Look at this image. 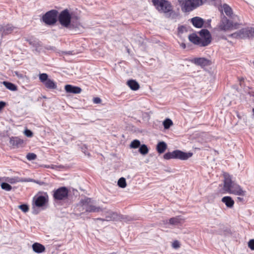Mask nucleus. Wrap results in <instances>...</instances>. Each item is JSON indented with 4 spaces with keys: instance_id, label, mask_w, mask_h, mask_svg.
I'll return each mask as SVG.
<instances>
[{
    "instance_id": "32",
    "label": "nucleus",
    "mask_w": 254,
    "mask_h": 254,
    "mask_svg": "<svg viewBox=\"0 0 254 254\" xmlns=\"http://www.w3.org/2000/svg\"><path fill=\"white\" fill-rule=\"evenodd\" d=\"M118 185L120 187L125 188L127 186L126 179L124 178H121L118 182Z\"/></svg>"
},
{
    "instance_id": "23",
    "label": "nucleus",
    "mask_w": 254,
    "mask_h": 254,
    "mask_svg": "<svg viewBox=\"0 0 254 254\" xmlns=\"http://www.w3.org/2000/svg\"><path fill=\"white\" fill-rule=\"evenodd\" d=\"M167 146L166 143L164 141L159 142L156 147L158 152L160 154L164 152L165 150L167 149Z\"/></svg>"
},
{
    "instance_id": "27",
    "label": "nucleus",
    "mask_w": 254,
    "mask_h": 254,
    "mask_svg": "<svg viewBox=\"0 0 254 254\" xmlns=\"http://www.w3.org/2000/svg\"><path fill=\"white\" fill-rule=\"evenodd\" d=\"M10 143L12 145L18 146L23 143V140L18 137H11L10 139Z\"/></svg>"
},
{
    "instance_id": "20",
    "label": "nucleus",
    "mask_w": 254,
    "mask_h": 254,
    "mask_svg": "<svg viewBox=\"0 0 254 254\" xmlns=\"http://www.w3.org/2000/svg\"><path fill=\"white\" fill-rule=\"evenodd\" d=\"M32 247L33 251L36 253H42L45 251V246L38 243H34Z\"/></svg>"
},
{
    "instance_id": "34",
    "label": "nucleus",
    "mask_w": 254,
    "mask_h": 254,
    "mask_svg": "<svg viewBox=\"0 0 254 254\" xmlns=\"http://www.w3.org/2000/svg\"><path fill=\"white\" fill-rule=\"evenodd\" d=\"M191 4H192V6L194 8H196L199 5L202 4V0H190Z\"/></svg>"
},
{
    "instance_id": "35",
    "label": "nucleus",
    "mask_w": 254,
    "mask_h": 254,
    "mask_svg": "<svg viewBox=\"0 0 254 254\" xmlns=\"http://www.w3.org/2000/svg\"><path fill=\"white\" fill-rule=\"evenodd\" d=\"M247 31L249 35L248 38H254V28L247 27Z\"/></svg>"
},
{
    "instance_id": "13",
    "label": "nucleus",
    "mask_w": 254,
    "mask_h": 254,
    "mask_svg": "<svg viewBox=\"0 0 254 254\" xmlns=\"http://www.w3.org/2000/svg\"><path fill=\"white\" fill-rule=\"evenodd\" d=\"M192 63L201 66H205L209 65L211 64L210 61L204 58H195L191 60Z\"/></svg>"
},
{
    "instance_id": "2",
    "label": "nucleus",
    "mask_w": 254,
    "mask_h": 254,
    "mask_svg": "<svg viewBox=\"0 0 254 254\" xmlns=\"http://www.w3.org/2000/svg\"><path fill=\"white\" fill-rule=\"evenodd\" d=\"M199 35L201 38L198 37L195 34H192L189 36V40L194 44L201 47L208 45L211 41V36L209 31L203 29L200 31Z\"/></svg>"
},
{
    "instance_id": "37",
    "label": "nucleus",
    "mask_w": 254,
    "mask_h": 254,
    "mask_svg": "<svg viewBox=\"0 0 254 254\" xmlns=\"http://www.w3.org/2000/svg\"><path fill=\"white\" fill-rule=\"evenodd\" d=\"M18 208L25 213L28 212L29 210L28 206L25 204L19 205Z\"/></svg>"
},
{
    "instance_id": "48",
    "label": "nucleus",
    "mask_w": 254,
    "mask_h": 254,
    "mask_svg": "<svg viewBox=\"0 0 254 254\" xmlns=\"http://www.w3.org/2000/svg\"><path fill=\"white\" fill-rule=\"evenodd\" d=\"M253 114L254 115V108L253 109Z\"/></svg>"
},
{
    "instance_id": "36",
    "label": "nucleus",
    "mask_w": 254,
    "mask_h": 254,
    "mask_svg": "<svg viewBox=\"0 0 254 254\" xmlns=\"http://www.w3.org/2000/svg\"><path fill=\"white\" fill-rule=\"evenodd\" d=\"M36 157V155L33 153H29L26 155V158L30 161L35 160Z\"/></svg>"
},
{
    "instance_id": "25",
    "label": "nucleus",
    "mask_w": 254,
    "mask_h": 254,
    "mask_svg": "<svg viewBox=\"0 0 254 254\" xmlns=\"http://www.w3.org/2000/svg\"><path fill=\"white\" fill-rule=\"evenodd\" d=\"M222 11L223 10L228 16H231L233 14L232 8L227 4H224L222 6Z\"/></svg>"
},
{
    "instance_id": "17",
    "label": "nucleus",
    "mask_w": 254,
    "mask_h": 254,
    "mask_svg": "<svg viewBox=\"0 0 254 254\" xmlns=\"http://www.w3.org/2000/svg\"><path fill=\"white\" fill-rule=\"evenodd\" d=\"M64 89L66 92L73 94H79L81 92V89L77 86H72L71 85H66Z\"/></svg>"
},
{
    "instance_id": "21",
    "label": "nucleus",
    "mask_w": 254,
    "mask_h": 254,
    "mask_svg": "<svg viewBox=\"0 0 254 254\" xmlns=\"http://www.w3.org/2000/svg\"><path fill=\"white\" fill-rule=\"evenodd\" d=\"M44 84L47 88L49 89H56L57 88L56 83L53 80L49 78Z\"/></svg>"
},
{
    "instance_id": "29",
    "label": "nucleus",
    "mask_w": 254,
    "mask_h": 254,
    "mask_svg": "<svg viewBox=\"0 0 254 254\" xmlns=\"http://www.w3.org/2000/svg\"><path fill=\"white\" fill-rule=\"evenodd\" d=\"M39 77L40 81L43 84L49 79L48 75L45 73L39 74Z\"/></svg>"
},
{
    "instance_id": "24",
    "label": "nucleus",
    "mask_w": 254,
    "mask_h": 254,
    "mask_svg": "<svg viewBox=\"0 0 254 254\" xmlns=\"http://www.w3.org/2000/svg\"><path fill=\"white\" fill-rule=\"evenodd\" d=\"M183 221V219L180 216H177L171 218L169 219V223L173 225H177Z\"/></svg>"
},
{
    "instance_id": "26",
    "label": "nucleus",
    "mask_w": 254,
    "mask_h": 254,
    "mask_svg": "<svg viewBox=\"0 0 254 254\" xmlns=\"http://www.w3.org/2000/svg\"><path fill=\"white\" fill-rule=\"evenodd\" d=\"M3 84L5 86V87L7 89H8L11 91H16L17 90L16 86L15 84H14L11 82H9L7 81H3Z\"/></svg>"
},
{
    "instance_id": "4",
    "label": "nucleus",
    "mask_w": 254,
    "mask_h": 254,
    "mask_svg": "<svg viewBox=\"0 0 254 254\" xmlns=\"http://www.w3.org/2000/svg\"><path fill=\"white\" fill-rule=\"evenodd\" d=\"M153 5L160 11L164 13H173L172 6L168 1L165 0H152Z\"/></svg>"
},
{
    "instance_id": "44",
    "label": "nucleus",
    "mask_w": 254,
    "mask_h": 254,
    "mask_svg": "<svg viewBox=\"0 0 254 254\" xmlns=\"http://www.w3.org/2000/svg\"><path fill=\"white\" fill-rule=\"evenodd\" d=\"M181 47L183 48V49H185L186 48V45L184 43H182L181 45H180Z\"/></svg>"
},
{
    "instance_id": "43",
    "label": "nucleus",
    "mask_w": 254,
    "mask_h": 254,
    "mask_svg": "<svg viewBox=\"0 0 254 254\" xmlns=\"http://www.w3.org/2000/svg\"><path fill=\"white\" fill-rule=\"evenodd\" d=\"M15 74L19 78H22L23 77V74L19 73L17 71H15Z\"/></svg>"
},
{
    "instance_id": "11",
    "label": "nucleus",
    "mask_w": 254,
    "mask_h": 254,
    "mask_svg": "<svg viewBox=\"0 0 254 254\" xmlns=\"http://www.w3.org/2000/svg\"><path fill=\"white\" fill-rule=\"evenodd\" d=\"M71 18V15L68 10L66 9L60 13L58 17V19L59 22L62 26L67 27L70 23Z\"/></svg>"
},
{
    "instance_id": "41",
    "label": "nucleus",
    "mask_w": 254,
    "mask_h": 254,
    "mask_svg": "<svg viewBox=\"0 0 254 254\" xmlns=\"http://www.w3.org/2000/svg\"><path fill=\"white\" fill-rule=\"evenodd\" d=\"M93 103L95 104H99L101 102V100L99 97H95L93 98Z\"/></svg>"
},
{
    "instance_id": "46",
    "label": "nucleus",
    "mask_w": 254,
    "mask_h": 254,
    "mask_svg": "<svg viewBox=\"0 0 254 254\" xmlns=\"http://www.w3.org/2000/svg\"><path fill=\"white\" fill-rule=\"evenodd\" d=\"M27 41H28V42H29V44H31V45H32V41H31V40H27Z\"/></svg>"
},
{
    "instance_id": "12",
    "label": "nucleus",
    "mask_w": 254,
    "mask_h": 254,
    "mask_svg": "<svg viewBox=\"0 0 254 254\" xmlns=\"http://www.w3.org/2000/svg\"><path fill=\"white\" fill-rule=\"evenodd\" d=\"M5 182L10 184H13L18 182H29L32 181V179L29 178H20L18 177H5L2 179Z\"/></svg>"
},
{
    "instance_id": "1",
    "label": "nucleus",
    "mask_w": 254,
    "mask_h": 254,
    "mask_svg": "<svg viewBox=\"0 0 254 254\" xmlns=\"http://www.w3.org/2000/svg\"><path fill=\"white\" fill-rule=\"evenodd\" d=\"M223 190L229 193L244 196L246 191L242 189L240 186L232 181L231 176L225 174Z\"/></svg>"
},
{
    "instance_id": "5",
    "label": "nucleus",
    "mask_w": 254,
    "mask_h": 254,
    "mask_svg": "<svg viewBox=\"0 0 254 254\" xmlns=\"http://www.w3.org/2000/svg\"><path fill=\"white\" fill-rule=\"evenodd\" d=\"M100 221H114L119 219H122L125 221L128 222L131 220V218L127 215H120L116 212L109 210L105 214V218H99L97 219Z\"/></svg>"
},
{
    "instance_id": "40",
    "label": "nucleus",
    "mask_w": 254,
    "mask_h": 254,
    "mask_svg": "<svg viewBox=\"0 0 254 254\" xmlns=\"http://www.w3.org/2000/svg\"><path fill=\"white\" fill-rule=\"evenodd\" d=\"M180 246V243L178 241H175L172 244V247L175 249H178Z\"/></svg>"
},
{
    "instance_id": "8",
    "label": "nucleus",
    "mask_w": 254,
    "mask_h": 254,
    "mask_svg": "<svg viewBox=\"0 0 254 254\" xmlns=\"http://www.w3.org/2000/svg\"><path fill=\"white\" fill-rule=\"evenodd\" d=\"M58 13L56 10H50L43 16L42 20L47 25H53L57 22Z\"/></svg>"
},
{
    "instance_id": "6",
    "label": "nucleus",
    "mask_w": 254,
    "mask_h": 254,
    "mask_svg": "<svg viewBox=\"0 0 254 254\" xmlns=\"http://www.w3.org/2000/svg\"><path fill=\"white\" fill-rule=\"evenodd\" d=\"M80 203L83 207V209L88 212H98L103 210L101 207L92 205V199L90 198H85L81 199Z\"/></svg>"
},
{
    "instance_id": "19",
    "label": "nucleus",
    "mask_w": 254,
    "mask_h": 254,
    "mask_svg": "<svg viewBox=\"0 0 254 254\" xmlns=\"http://www.w3.org/2000/svg\"><path fill=\"white\" fill-rule=\"evenodd\" d=\"M193 25L196 28H201L204 23V20L202 18L199 17H195L191 19Z\"/></svg>"
},
{
    "instance_id": "39",
    "label": "nucleus",
    "mask_w": 254,
    "mask_h": 254,
    "mask_svg": "<svg viewBox=\"0 0 254 254\" xmlns=\"http://www.w3.org/2000/svg\"><path fill=\"white\" fill-rule=\"evenodd\" d=\"M24 134L27 137H32L33 135L32 132L30 130L27 129L24 131Z\"/></svg>"
},
{
    "instance_id": "22",
    "label": "nucleus",
    "mask_w": 254,
    "mask_h": 254,
    "mask_svg": "<svg viewBox=\"0 0 254 254\" xmlns=\"http://www.w3.org/2000/svg\"><path fill=\"white\" fill-rule=\"evenodd\" d=\"M127 85L132 90H137L139 88V84L134 80H129L127 82Z\"/></svg>"
},
{
    "instance_id": "14",
    "label": "nucleus",
    "mask_w": 254,
    "mask_h": 254,
    "mask_svg": "<svg viewBox=\"0 0 254 254\" xmlns=\"http://www.w3.org/2000/svg\"><path fill=\"white\" fill-rule=\"evenodd\" d=\"M16 29V27L9 24L0 26V32L2 35L10 34Z\"/></svg>"
},
{
    "instance_id": "3",
    "label": "nucleus",
    "mask_w": 254,
    "mask_h": 254,
    "mask_svg": "<svg viewBox=\"0 0 254 254\" xmlns=\"http://www.w3.org/2000/svg\"><path fill=\"white\" fill-rule=\"evenodd\" d=\"M192 155L190 152L186 153L181 150H176L171 152H167L164 155V158L167 160L178 159L182 160H187Z\"/></svg>"
},
{
    "instance_id": "18",
    "label": "nucleus",
    "mask_w": 254,
    "mask_h": 254,
    "mask_svg": "<svg viewBox=\"0 0 254 254\" xmlns=\"http://www.w3.org/2000/svg\"><path fill=\"white\" fill-rule=\"evenodd\" d=\"M221 201L223 202L228 208H231L234 206V201L231 196H224Z\"/></svg>"
},
{
    "instance_id": "33",
    "label": "nucleus",
    "mask_w": 254,
    "mask_h": 254,
    "mask_svg": "<svg viewBox=\"0 0 254 254\" xmlns=\"http://www.w3.org/2000/svg\"><path fill=\"white\" fill-rule=\"evenodd\" d=\"M1 188L6 191H10L12 190V187L7 183H2Z\"/></svg>"
},
{
    "instance_id": "9",
    "label": "nucleus",
    "mask_w": 254,
    "mask_h": 254,
    "mask_svg": "<svg viewBox=\"0 0 254 254\" xmlns=\"http://www.w3.org/2000/svg\"><path fill=\"white\" fill-rule=\"evenodd\" d=\"M53 192V197L56 200H64L68 197V190L65 187H60Z\"/></svg>"
},
{
    "instance_id": "15",
    "label": "nucleus",
    "mask_w": 254,
    "mask_h": 254,
    "mask_svg": "<svg viewBox=\"0 0 254 254\" xmlns=\"http://www.w3.org/2000/svg\"><path fill=\"white\" fill-rule=\"evenodd\" d=\"M232 36L236 38H248L249 35L247 31V28H243L239 31L233 33L232 34Z\"/></svg>"
},
{
    "instance_id": "47",
    "label": "nucleus",
    "mask_w": 254,
    "mask_h": 254,
    "mask_svg": "<svg viewBox=\"0 0 254 254\" xmlns=\"http://www.w3.org/2000/svg\"><path fill=\"white\" fill-rule=\"evenodd\" d=\"M65 53H66V54H70V52H66Z\"/></svg>"
},
{
    "instance_id": "49",
    "label": "nucleus",
    "mask_w": 254,
    "mask_h": 254,
    "mask_svg": "<svg viewBox=\"0 0 254 254\" xmlns=\"http://www.w3.org/2000/svg\"><path fill=\"white\" fill-rule=\"evenodd\" d=\"M1 180V179L0 178V180Z\"/></svg>"
},
{
    "instance_id": "45",
    "label": "nucleus",
    "mask_w": 254,
    "mask_h": 254,
    "mask_svg": "<svg viewBox=\"0 0 254 254\" xmlns=\"http://www.w3.org/2000/svg\"><path fill=\"white\" fill-rule=\"evenodd\" d=\"M237 199H238L239 201H243V200H244V199H243V197H237Z\"/></svg>"
},
{
    "instance_id": "16",
    "label": "nucleus",
    "mask_w": 254,
    "mask_h": 254,
    "mask_svg": "<svg viewBox=\"0 0 254 254\" xmlns=\"http://www.w3.org/2000/svg\"><path fill=\"white\" fill-rule=\"evenodd\" d=\"M190 0H185L181 3L182 10L184 12H190L194 9Z\"/></svg>"
},
{
    "instance_id": "38",
    "label": "nucleus",
    "mask_w": 254,
    "mask_h": 254,
    "mask_svg": "<svg viewBox=\"0 0 254 254\" xmlns=\"http://www.w3.org/2000/svg\"><path fill=\"white\" fill-rule=\"evenodd\" d=\"M248 246L252 250L254 251V239H252L249 242Z\"/></svg>"
},
{
    "instance_id": "28",
    "label": "nucleus",
    "mask_w": 254,
    "mask_h": 254,
    "mask_svg": "<svg viewBox=\"0 0 254 254\" xmlns=\"http://www.w3.org/2000/svg\"><path fill=\"white\" fill-rule=\"evenodd\" d=\"M139 152L142 155H145L147 154L148 152V149L147 146L145 144L140 145L139 149Z\"/></svg>"
},
{
    "instance_id": "42",
    "label": "nucleus",
    "mask_w": 254,
    "mask_h": 254,
    "mask_svg": "<svg viewBox=\"0 0 254 254\" xmlns=\"http://www.w3.org/2000/svg\"><path fill=\"white\" fill-rule=\"evenodd\" d=\"M6 103L3 101H0V110H1L2 108L4 107Z\"/></svg>"
},
{
    "instance_id": "7",
    "label": "nucleus",
    "mask_w": 254,
    "mask_h": 254,
    "mask_svg": "<svg viewBox=\"0 0 254 254\" xmlns=\"http://www.w3.org/2000/svg\"><path fill=\"white\" fill-rule=\"evenodd\" d=\"M48 200V196L38 195L34 196L33 198V213L34 214H38L39 211L36 210L35 207H42L44 206Z\"/></svg>"
},
{
    "instance_id": "30",
    "label": "nucleus",
    "mask_w": 254,
    "mask_h": 254,
    "mask_svg": "<svg viewBox=\"0 0 254 254\" xmlns=\"http://www.w3.org/2000/svg\"><path fill=\"white\" fill-rule=\"evenodd\" d=\"M163 124L164 128L165 129H168L173 125V122L170 119H166L163 122Z\"/></svg>"
},
{
    "instance_id": "10",
    "label": "nucleus",
    "mask_w": 254,
    "mask_h": 254,
    "mask_svg": "<svg viewBox=\"0 0 254 254\" xmlns=\"http://www.w3.org/2000/svg\"><path fill=\"white\" fill-rule=\"evenodd\" d=\"M233 27V22L228 19L223 12H222L221 19L218 25V29L220 31H227L232 29Z\"/></svg>"
},
{
    "instance_id": "31",
    "label": "nucleus",
    "mask_w": 254,
    "mask_h": 254,
    "mask_svg": "<svg viewBox=\"0 0 254 254\" xmlns=\"http://www.w3.org/2000/svg\"><path fill=\"white\" fill-rule=\"evenodd\" d=\"M139 146H140V142L137 139L133 140L130 144V147L132 148H137Z\"/></svg>"
}]
</instances>
